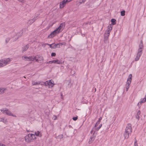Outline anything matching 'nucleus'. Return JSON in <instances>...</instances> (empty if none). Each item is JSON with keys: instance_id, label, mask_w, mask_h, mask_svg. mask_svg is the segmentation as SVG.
Here are the masks:
<instances>
[{"instance_id": "nucleus-41", "label": "nucleus", "mask_w": 146, "mask_h": 146, "mask_svg": "<svg viewBox=\"0 0 146 146\" xmlns=\"http://www.w3.org/2000/svg\"><path fill=\"white\" fill-rule=\"evenodd\" d=\"M137 143V140L136 139H135V142H134V143Z\"/></svg>"}, {"instance_id": "nucleus-16", "label": "nucleus", "mask_w": 146, "mask_h": 146, "mask_svg": "<svg viewBox=\"0 0 146 146\" xmlns=\"http://www.w3.org/2000/svg\"><path fill=\"white\" fill-rule=\"evenodd\" d=\"M6 90V88H4L0 87V94H3L5 91Z\"/></svg>"}, {"instance_id": "nucleus-14", "label": "nucleus", "mask_w": 146, "mask_h": 146, "mask_svg": "<svg viewBox=\"0 0 146 146\" xmlns=\"http://www.w3.org/2000/svg\"><path fill=\"white\" fill-rule=\"evenodd\" d=\"M95 139V137L92 136H91L90 138L89 139V141H88V143L89 144H91L94 141Z\"/></svg>"}, {"instance_id": "nucleus-45", "label": "nucleus", "mask_w": 146, "mask_h": 146, "mask_svg": "<svg viewBox=\"0 0 146 146\" xmlns=\"http://www.w3.org/2000/svg\"><path fill=\"white\" fill-rule=\"evenodd\" d=\"M92 131H92H92H91V133H92Z\"/></svg>"}, {"instance_id": "nucleus-22", "label": "nucleus", "mask_w": 146, "mask_h": 146, "mask_svg": "<svg viewBox=\"0 0 146 146\" xmlns=\"http://www.w3.org/2000/svg\"><path fill=\"white\" fill-rule=\"evenodd\" d=\"M116 20L115 19H112L111 20V22L112 23L113 25H115L116 24Z\"/></svg>"}, {"instance_id": "nucleus-32", "label": "nucleus", "mask_w": 146, "mask_h": 146, "mask_svg": "<svg viewBox=\"0 0 146 146\" xmlns=\"http://www.w3.org/2000/svg\"><path fill=\"white\" fill-rule=\"evenodd\" d=\"M77 119H78L77 117H73L72 118L73 119L74 121L76 120Z\"/></svg>"}, {"instance_id": "nucleus-24", "label": "nucleus", "mask_w": 146, "mask_h": 146, "mask_svg": "<svg viewBox=\"0 0 146 146\" xmlns=\"http://www.w3.org/2000/svg\"><path fill=\"white\" fill-rule=\"evenodd\" d=\"M108 38L104 37V42L105 43H107L108 42Z\"/></svg>"}, {"instance_id": "nucleus-31", "label": "nucleus", "mask_w": 146, "mask_h": 146, "mask_svg": "<svg viewBox=\"0 0 146 146\" xmlns=\"http://www.w3.org/2000/svg\"><path fill=\"white\" fill-rule=\"evenodd\" d=\"M102 124H100L99 125V127H98L97 129H96L97 130H98L102 126Z\"/></svg>"}, {"instance_id": "nucleus-19", "label": "nucleus", "mask_w": 146, "mask_h": 146, "mask_svg": "<svg viewBox=\"0 0 146 146\" xmlns=\"http://www.w3.org/2000/svg\"><path fill=\"white\" fill-rule=\"evenodd\" d=\"M40 82H35L34 81H32V84L33 85H39L40 84Z\"/></svg>"}, {"instance_id": "nucleus-6", "label": "nucleus", "mask_w": 146, "mask_h": 146, "mask_svg": "<svg viewBox=\"0 0 146 146\" xmlns=\"http://www.w3.org/2000/svg\"><path fill=\"white\" fill-rule=\"evenodd\" d=\"M11 61L9 58L0 60V68L5 66Z\"/></svg>"}, {"instance_id": "nucleus-18", "label": "nucleus", "mask_w": 146, "mask_h": 146, "mask_svg": "<svg viewBox=\"0 0 146 146\" xmlns=\"http://www.w3.org/2000/svg\"><path fill=\"white\" fill-rule=\"evenodd\" d=\"M141 101H140V103L139 102L138 104H137V105L138 106H139V105H140L142 103H144V102H146V99H145V97L143 98V99H141Z\"/></svg>"}, {"instance_id": "nucleus-2", "label": "nucleus", "mask_w": 146, "mask_h": 146, "mask_svg": "<svg viewBox=\"0 0 146 146\" xmlns=\"http://www.w3.org/2000/svg\"><path fill=\"white\" fill-rule=\"evenodd\" d=\"M143 46L142 40H141L139 46V48L136 56L135 58V61H137L139 59L140 56L142 54V51L143 49Z\"/></svg>"}, {"instance_id": "nucleus-25", "label": "nucleus", "mask_w": 146, "mask_h": 146, "mask_svg": "<svg viewBox=\"0 0 146 146\" xmlns=\"http://www.w3.org/2000/svg\"><path fill=\"white\" fill-rule=\"evenodd\" d=\"M66 44L65 42H62L58 44V45H59V46L58 47L59 48H60V46H61L62 45H65Z\"/></svg>"}, {"instance_id": "nucleus-44", "label": "nucleus", "mask_w": 146, "mask_h": 146, "mask_svg": "<svg viewBox=\"0 0 146 146\" xmlns=\"http://www.w3.org/2000/svg\"><path fill=\"white\" fill-rule=\"evenodd\" d=\"M85 1H86V0H82V2H84Z\"/></svg>"}, {"instance_id": "nucleus-27", "label": "nucleus", "mask_w": 146, "mask_h": 146, "mask_svg": "<svg viewBox=\"0 0 146 146\" xmlns=\"http://www.w3.org/2000/svg\"><path fill=\"white\" fill-rule=\"evenodd\" d=\"M41 44L42 46L43 47H45L46 45H47L46 44L47 43L44 44L43 43H42Z\"/></svg>"}, {"instance_id": "nucleus-43", "label": "nucleus", "mask_w": 146, "mask_h": 146, "mask_svg": "<svg viewBox=\"0 0 146 146\" xmlns=\"http://www.w3.org/2000/svg\"><path fill=\"white\" fill-rule=\"evenodd\" d=\"M38 16V15H35V18L36 19V18Z\"/></svg>"}, {"instance_id": "nucleus-9", "label": "nucleus", "mask_w": 146, "mask_h": 146, "mask_svg": "<svg viewBox=\"0 0 146 146\" xmlns=\"http://www.w3.org/2000/svg\"><path fill=\"white\" fill-rule=\"evenodd\" d=\"M22 60L25 61H30L33 60L36 58L35 57L32 56H23L22 57Z\"/></svg>"}, {"instance_id": "nucleus-23", "label": "nucleus", "mask_w": 146, "mask_h": 146, "mask_svg": "<svg viewBox=\"0 0 146 146\" xmlns=\"http://www.w3.org/2000/svg\"><path fill=\"white\" fill-rule=\"evenodd\" d=\"M0 121L3 122L5 123H6L7 122V119H4L3 118H1Z\"/></svg>"}, {"instance_id": "nucleus-42", "label": "nucleus", "mask_w": 146, "mask_h": 146, "mask_svg": "<svg viewBox=\"0 0 146 146\" xmlns=\"http://www.w3.org/2000/svg\"><path fill=\"white\" fill-rule=\"evenodd\" d=\"M18 0L19 1L21 2H23V0Z\"/></svg>"}, {"instance_id": "nucleus-36", "label": "nucleus", "mask_w": 146, "mask_h": 146, "mask_svg": "<svg viewBox=\"0 0 146 146\" xmlns=\"http://www.w3.org/2000/svg\"><path fill=\"white\" fill-rule=\"evenodd\" d=\"M56 117L55 116H54L52 118L54 120H56Z\"/></svg>"}, {"instance_id": "nucleus-38", "label": "nucleus", "mask_w": 146, "mask_h": 146, "mask_svg": "<svg viewBox=\"0 0 146 146\" xmlns=\"http://www.w3.org/2000/svg\"><path fill=\"white\" fill-rule=\"evenodd\" d=\"M102 119V117H100L98 121H99V122L100 123V120Z\"/></svg>"}, {"instance_id": "nucleus-10", "label": "nucleus", "mask_w": 146, "mask_h": 146, "mask_svg": "<svg viewBox=\"0 0 146 146\" xmlns=\"http://www.w3.org/2000/svg\"><path fill=\"white\" fill-rule=\"evenodd\" d=\"M36 19L35 18V17L33 19L29 20L27 22V24L29 25H31V24L33 23L35 20Z\"/></svg>"}, {"instance_id": "nucleus-13", "label": "nucleus", "mask_w": 146, "mask_h": 146, "mask_svg": "<svg viewBox=\"0 0 146 146\" xmlns=\"http://www.w3.org/2000/svg\"><path fill=\"white\" fill-rule=\"evenodd\" d=\"M29 46L27 45L24 46L22 48V52H24L26 50L29 48Z\"/></svg>"}, {"instance_id": "nucleus-15", "label": "nucleus", "mask_w": 146, "mask_h": 146, "mask_svg": "<svg viewBox=\"0 0 146 146\" xmlns=\"http://www.w3.org/2000/svg\"><path fill=\"white\" fill-rule=\"evenodd\" d=\"M112 26L111 25H110L108 27V28L107 30L106 31H107V32H109L110 33L112 29Z\"/></svg>"}, {"instance_id": "nucleus-17", "label": "nucleus", "mask_w": 146, "mask_h": 146, "mask_svg": "<svg viewBox=\"0 0 146 146\" xmlns=\"http://www.w3.org/2000/svg\"><path fill=\"white\" fill-rule=\"evenodd\" d=\"M34 134L36 136H38L40 137L42 136L41 133L39 131H37L36 132H35V134Z\"/></svg>"}, {"instance_id": "nucleus-21", "label": "nucleus", "mask_w": 146, "mask_h": 146, "mask_svg": "<svg viewBox=\"0 0 146 146\" xmlns=\"http://www.w3.org/2000/svg\"><path fill=\"white\" fill-rule=\"evenodd\" d=\"M110 33L107 32V31H106L105 33H104V37H108H108L110 35Z\"/></svg>"}, {"instance_id": "nucleus-3", "label": "nucleus", "mask_w": 146, "mask_h": 146, "mask_svg": "<svg viewBox=\"0 0 146 146\" xmlns=\"http://www.w3.org/2000/svg\"><path fill=\"white\" fill-rule=\"evenodd\" d=\"M132 132L131 125L130 124H128L127 125L123 133V135L125 139L128 138L129 135Z\"/></svg>"}, {"instance_id": "nucleus-12", "label": "nucleus", "mask_w": 146, "mask_h": 146, "mask_svg": "<svg viewBox=\"0 0 146 146\" xmlns=\"http://www.w3.org/2000/svg\"><path fill=\"white\" fill-rule=\"evenodd\" d=\"M49 62L51 63H56L59 64L61 63V62L58 60H54L52 61H50Z\"/></svg>"}, {"instance_id": "nucleus-1", "label": "nucleus", "mask_w": 146, "mask_h": 146, "mask_svg": "<svg viewBox=\"0 0 146 146\" xmlns=\"http://www.w3.org/2000/svg\"><path fill=\"white\" fill-rule=\"evenodd\" d=\"M65 26V23H62L55 30L52 32L48 36V38H52L55 36L57 34L62 31Z\"/></svg>"}, {"instance_id": "nucleus-39", "label": "nucleus", "mask_w": 146, "mask_h": 146, "mask_svg": "<svg viewBox=\"0 0 146 146\" xmlns=\"http://www.w3.org/2000/svg\"><path fill=\"white\" fill-rule=\"evenodd\" d=\"M134 146H138L137 143H135L134 144Z\"/></svg>"}, {"instance_id": "nucleus-48", "label": "nucleus", "mask_w": 146, "mask_h": 146, "mask_svg": "<svg viewBox=\"0 0 146 146\" xmlns=\"http://www.w3.org/2000/svg\"><path fill=\"white\" fill-rule=\"evenodd\" d=\"M36 61H37V59L36 60Z\"/></svg>"}, {"instance_id": "nucleus-46", "label": "nucleus", "mask_w": 146, "mask_h": 146, "mask_svg": "<svg viewBox=\"0 0 146 146\" xmlns=\"http://www.w3.org/2000/svg\"><path fill=\"white\" fill-rule=\"evenodd\" d=\"M95 92H96V88H95Z\"/></svg>"}, {"instance_id": "nucleus-28", "label": "nucleus", "mask_w": 146, "mask_h": 146, "mask_svg": "<svg viewBox=\"0 0 146 146\" xmlns=\"http://www.w3.org/2000/svg\"><path fill=\"white\" fill-rule=\"evenodd\" d=\"M100 123L99 122V121H98L95 124L94 127H97L98 125V124H99Z\"/></svg>"}, {"instance_id": "nucleus-47", "label": "nucleus", "mask_w": 146, "mask_h": 146, "mask_svg": "<svg viewBox=\"0 0 146 146\" xmlns=\"http://www.w3.org/2000/svg\"><path fill=\"white\" fill-rule=\"evenodd\" d=\"M5 0L6 1H7V0Z\"/></svg>"}, {"instance_id": "nucleus-5", "label": "nucleus", "mask_w": 146, "mask_h": 146, "mask_svg": "<svg viewBox=\"0 0 146 146\" xmlns=\"http://www.w3.org/2000/svg\"><path fill=\"white\" fill-rule=\"evenodd\" d=\"M0 110L3 114L9 116H11L15 117H17L15 115L13 114L9 110L6 108H3L1 109Z\"/></svg>"}, {"instance_id": "nucleus-26", "label": "nucleus", "mask_w": 146, "mask_h": 146, "mask_svg": "<svg viewBox=\"0 0 146 146\" xmlns=\"http://www.w3.org/2000/svg\"><path fill=\"white\" fill-rule=\"evenodd\" d=\"M125 11H123L121 12V15L122 16H124L125 15Z\"/></svg>"}, {"instance_id": "nucleus-11", "label": "nucleus", "mask_w": 146, "mask_h": 146, "mask_svg": "<svg viewBox=\"0 0 146 146\" xmlns=\"http://www.w3.org/2000/svg\"><path fill=\"white\" fill-rule=\"evenodd\" d=\"M23 34V31H21L17 33V34L16 35V36H18V37L17 38H15V40H16L19 37H20Z\"/></svg>"}, {"instance_id": "nucleus-30", "label": "nucleus", "mask_w": 146, "mask_h": 146, "mask_svg": "<svg viewBox=\"0 0 146 146\" xmlns=\"http://www.w3.org/2000/svg\"><path fill=\"white\" fill-rule=\"evenodd\" d=\"M56 54L55 53H54V52H52L51 53V56H56Z\"/></svg>"}, {"instance_id": "nucleus-7", "label": "nucleus", "mask_w": 146, "mask_h": 146, "mask_svg": "<svg viewBox=\"0 0 146 146\" xmlns=\"http://www.w3.org/2000/svg\"><path fill=\"white\" fill-rule=\"evenodd\" d=\"M132 76L131 74H130L128 76L127 83L126 84V91H127L129 88V86L132 80Z\"/></svg>"}, {"instance_id": "nucleus-20", "label": "nucleus", "mask_w": 146, "mask_h": 146, "mask_svg": "<svg viewBox=\"0 0 146 146\" xmlns=\"http://www.w3.org/2000/svg\"><path fill=\"white\" fill-rule=\"evenodd\" d=\"M57 46H58L57 44H56L55 43L52 44V49H54L58 47Z\"/></svg>"}, {"instance_id": "nucleus-8", "label": "nucleus", "mask_w": 146, "mask_h": 146, "mask_svg": "<svg viewBox=\"0 0 146 146\" xmlns=\"http://www.w3.org/2000/svg\"><path fill=\"white\" fill-rule=\"evenodd\" d=\"M53 82V81L50 80L49 81H46V82H44L43 84H41V85H44L46 86H48L49 88H52L54 85Z\"/></svg>"}, {"instance_id": "nucleus-33", "label": "nucleus", "mask_w": 146, "mask_h": 146, "mask_svg": "<svg viewBox=\"0 0 146 146\" xmlns=\"http://www.w3.org/2000/svg\"><path fill=\"white\" fill-rule=\"evenodd\" d=\"M136 118L138 120H139V118H140V117H139V115H136Z\"/></svg>"}, {"instance_id": "nucleus-29", "label": "nucleus", "mask_w": 146, "mask_h": 146, "mask_svg": "<svg viewBox=\"0 0 146 146\" xmlns=\"http://www.w3.org/2000/svg\"><path fill=\"white\" fill-rule=\"evenodd\" d=\"M58 137H59V138L61 139L63 138V136L62 135H59Z\"/></svg>"}, {"instance_id": "nucleus-35", "label": "nucleus", "mask_w": 146, "mask_h": 146, "mask_svg": "<svg viewBox=\"0 0 146 146\" xmlns=\"http://www.w3.org/2000/svg\"><path fill=\"white\" fill-rule=\"evenodd\" d=\"M47 45L49 46L52 49V44H49L47 43Z\"/></svg>"}, {"instance_id": "nucleus-34", "label": "nucleus", "mask_w": 146, "mask_h": 146, "mask_svg": "<svg viewBox=\"0 0 146 146\" xmlns=\"http://www.w3.org/2000/svg\"><path fill=\"white\" fill-rule=\"evenodd\" d=\"M141 112L140 110H139L137 113V115H139L140 114Z\"/></svg>"}, {"instance_id": "nucleus-4", "label": "nucleus", "mask_w": 146, "mask_h": 146, "mask_svg": "<svg viewBox=\"0 0 146 146\" xmlns=\"http://www.w3.org/2000/svg\"><path fill=\"white\" fill-rule=\"evenodd\" d=\"M36 138L34 134H29L25 137V141L28 142L33 141Z\"/></svg>"}, {"instance_id": "nucleus-37", "label": "nucleus", "mask_w": 146, "mask_h": 146, "mask_svg": "<svg viewBox=\"0 0 146 146\" xmlns=\"http://www.w3.org/2000/svg\"><path fill=\"white\" fill-rule=\"evenodd\" d=\"M0 146H6L4 144L0 143Z\"/></svg>"}, {"instance_id": "nucleus-40", "label": "nucleus", "mask_w": 146, "mask_h": 146, "mask_svg": "<svg viewBox=\"0 0 146 146\" xmlns=\"http://www.w3.org/2000/svg\"><path fill=\"white\" fill-rule=\"evenodd\" d=\"M9 38H7V39L6 40V42H8L9 41Z\"/></svg>"}]
</instances>
